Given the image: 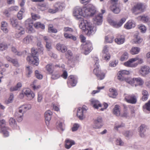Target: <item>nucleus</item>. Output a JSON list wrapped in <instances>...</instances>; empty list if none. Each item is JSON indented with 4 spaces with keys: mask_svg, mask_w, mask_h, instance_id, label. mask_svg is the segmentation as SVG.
Segmentation results:
<instances>
[{
    "mask_svg": "<svg viewBox=\"0 0 150 150\" xmlns=\"http://www.w3.org/2000/svg\"><path fill=\"white\" fill-rule=\"evenodd\" d=\"M37 45L39 47L38 48L39 50H40V53L42 54L44 49L42 45L41 44V42H38Z\"/></svg>",
    "mask_w": 150,
    "mask_h": 150,
    "instance_id": "nucleus-46",
    "label": "nucleus"
},
{
    "mask_svg": "<svg viewBox=\"0 0 150 150\" xmlns=\"http://www.w3.org/2000/svg\"><path fill=\"white\" fill-rule=\"evenodd\" d=\"M140 50V48L138 47H133L130 51V53L132 54H136L139 53Z\"/></svg>",
    "mask_w": 150,
    "mask_h": 150,
    "instance_id": "nucleus-28",
    "label": "nucleus"
},
{
    "mask_svg": "<svg viewBox=\"0 0 150 150\" xmlns=\"http://www.w3.org/2000/svg\"><path fill=\"white\" fill-rule=\"evenodd\" d=\"M31 90L29 88H24L22 91V94H32Z\"/></svg>",
    "mask_w": 150,
    "mask_h": 150,
    "instance_id": "nucleus-56",
    "label": "nucleus"
},
{
    "mask_svg": "<svg viewBox=\"0 0 150 150\" xmlns=\"http://www.w3.org/2000/svg\"><path fill=\"white\" fill-rule=\"evenodd\" d=\"M11 51L16 55L18 56H21L23 54L22 52L18 51L16 48L14 47H11Z\"/></svg>",
    "mask_w": 150,
    "mask_h": 150,
    "instance_id": "nucleus-32",
    "label": "nucleus"
},
{
    "mask_svg": "<svg viewBox=\"0 0 150 150\" xmlns=\"http://www.w3.org/2000/svg\"><path fill=\"white\" fill-rule=\"evenodd\" d=\"M143 108L150 111V100L148 101V103L145 104L143 106Z\"/></svg>",
    "mask_w": 150,
    "mask_h": 150,
    "instance_id": "nucleus-50",
    "label": "nucleus"
},
{
    "mask_svg": "<svg viewBox=\"0 0 150 150\" xmlns=\"http://www.w3.org/2000/svg\"><path fill=\"white\" fill-rule=\"evenodd\" d=\"M37 51L35 48H33L31 49V54L27 58V60L30 64L34 66H37L39 64V59L37 57Z\"/></svg>",
    "mask_w": 150,
    "mask_h": 150,
    "instance_id": "nucleus-2",
    "label": "nucleus"
},
{
    "mask_svg": "<svg viewBox=\"0 0 150 150\" xmlns=\"http://www.w3.org/2000/svg\"><path fill=\"white\" fill-rule=\"evenodd\" d=\"M139 73L141 76H145L150 73V67L146 65L142 66L139 71Z\"/></svg>",
    "mask_w": 150,
    "mask_h": 150,
    "instance_id": "nucleus-4",
    "label": "nucleus"
},
{
    "mask_svg": "<svg viewBox=\"0 0 150 150\" xmlns=\"http://www.w3.org/2000/svg\"><path fill=\"white\" fill-rule=\"evenodd\" d=\"M24 12V9L23 8H22L18 12L17 16L19 20H21L22 18L23 13Z\"/></svg>",
    "mask_w": 150,
    "mask_h": 150,
    "instance_id": "nucleus-44",
    "label": "nucleus"
},
{
    "mask_svg": "<svg viewBox=\"0 0 150 150\" xmlns=\"http://www.w3.org/2000/svg\"><path fill=\"white\" fill-rule=\"evenodd\" d=\"M125 100L128 103L135 104L137 102V99L135 96L128 95L125 97Z\"/></svg>",
    "mask_w": 150,
    "mask_h": 150,
    "instance_id": "nucleus-14",
    "label": "nucleus"
},
{
    "mask_svg": "<svg viewBox=\"0 0 150 150\" xmlns=\"http://www.w3.org/2000/svg\"><path fill=\"white\" fill-rule=\"evenodd\" d=\"M57 3H55L54 5V7L55 9H54L52 8L49 9L48 11V12L53 14L59 11V8L57 7Z\"/></svg>",
    "mask_w": 150,
    "mask_h": 150,
    "instance_id": "nucleus-31",
    "label": "nucleus"
},
{
    "mask_svg": "<svg viewBox=\"0 0 150 150\" xmlns=\"http://www.w3.org/2000/svg\"><path fill=\"white\" fill-rule=\"evenodd\" d=\"M56 48L58 51L62 53H64L66 51V47L64 45L57 44L56 46Z\"/></svg>",
    "mask_w": 150,
    "mask_h": 150,
    "instance_id": "nucleus-24",
    "label": "nucleus"
},
{
    "mask_svg": "<svg viewBox=\"0 0 150 150\" xmlns=\"http://www.w3.org/2000/svg\"><path fill=\"white\" fill-rule=\"evenodd\" d=\"M126 19L125 18H122L120 20L118 23L114 21L113 20H110L109 21L110 24L114 27L118 28L122 26V24L125 21Z\"/></svg>",
    "mask_w": 150,
    "mask_h": 150,
    "instance_id": "nucleus-10",
    "label": "nucleus"
},
{
    "mask_svg": "<svg viewBox=\"0 0 150 150\" xmlns=\"http://www.w3.org/2000/svg\"><path fill=\"white\" fill-rule=\"evenodd\" d=\"M105 87L104 86H101V87H97V90H94L92 92V94H96V93H99L100 90L101 89H103Z\"/></svg>",
    "mask_w": 150,
    "mask_h": 150,
    "instance_id": "nucleus-55",
    "label": "nucleus"
},
{
    "mask_svg": "<svg viewBox=\"0 0 150 150\" xmlns=\"http://www.w3.org/2000/svg\"><path fill=\"white\" fill-rule=\"evenodd\" d=\"M135 26L134 22L131 20L129 21L124 25V27L127 29L134 28Z\"/></svg>",
    "mask_w": 150,
    "mask_h": 150,
    "instance_id": "nucleus-19",
    "label": "nucleus"
},
{
    "mask_svg": "<svg viewBox=\"0 0 150 150\" xmlns=\"http://www.w3.org/2000/svg\"><path fill=\"white\" fill-rule=\"evenodd\" d=\"M26 71L27 72L28 76L30 77V74L32 73L31 68L30 66L27 67H26Z\"/></svg>",
    "mask_w": 150,
    "mask_h": 150,
    "instance_id": "nucleus-52",
    "label": "nucleus"
},
{
    "mask_svg": "<svg viewBox=\"0 0 150 150\" xmlns=\"http://www.w3.org/2000/svg\"><path fill=\"white\" fill-rule=\"evenodd\" d=\"M113 36H110L108 35L105 37V39L107 42L111 43L113 42Z\"/></svg>",
    "mask_w": 150,
    "mask_h": 150,
    "instance_id": "nucleus-41",
    "label": "nucleus"
},
{
    "mask_svg": "<svg viewBox=\"0 0 150 150\" xmlns=\"http://www.w3.org/2000/svg\"><path fill=\"white\" fill-rule=\"evenodd\" d=\"M134 41L135 43L139 44L142 42V39L137 35H135L134 36Z\"/></svg>",
    "mask_w": 150,
    "mask_h": 150,
    "instance_id": "nucleus-34",
    "label": "nucleus"
},
{
    "mask_svg": "<svg viewBox=\"0 0 150 150\" xmlns=\"http://www.w3.org/2000/svg\"><path fill=\"white\" fill-rule=\"evenodd\" d=\"M94 23L99 25L103 21V15L102 14H99L96 16L93 19Z\"/></svg>",
    "mask_w": 150,
    "mask_h": 150,
    "instance_id": "nucleus-17",
    "label": "nucleus"
},
{
    "mask_svg": "<svg viewBox=\"0 0 150 150\" xmlns=\"http://www.w3.org/2000/svg\"><path fill=\"white\" fill-rule=\"evenodd\" d=\"M18 7L17 6H12L9 8V11L10 12L14 11H18Z\"/></svg>",
    "mask_w": 150,
    "mask_h": 150,
    "instance_id": "nucleus-54",
    "label": "nucleus"
},
{
    "mask_svg": "<svg viewBox=\"0 0 150 150\" xmlns=\"http://www.w3.org/2000/svg\"><path fill=\"white\" fill-rule=\"evenodd\" d=\"M91 105L96 109H98L99 107H102V105L98 100L91 99Z\"/></svg>",
    "mask_w": 150,
    "mask_h": 150,
    "instance_id": "nucleus-20",
    "label": "nucleus"
},
{
    "mask_svg": "<svg viewBox=\"0 0 150 150\" xmlns=\"http://www.w3.org/2000/svg\"><path fill=\"white\" fill-rule=\"evenodd\" d=\"M25 25L26 28L28 30L29 33H31L33 31V22L31 19L29 18L26 20Z\"/></svg>",
    "mask_w": 150,
    "mask_h": 150,
    "instance_id": "nucleus-8",
    "label": "nucleus"
},
{
    "mask_svg": "<svg viewBox=\"0 0 150 150\" xmlns=\"http://www.w3.org/2000/svg\"><path fill=\"white\" fill-rule=\"evenodd\" d=\"M46 68L47 71L50 74H52L53 72V66L51 64H47Z\"/></svg>",
    "mask_w": 150,
    "mask_h": 150,
    "instance_id": "nucleus-36",
    "label": "nucleus"
},
{
    "mask_svg": "<svg viewBox=\"0 0 150 150\" xmlns=\"http://www.w3.org/2000/svg\"><path fill=\"white\" fill-rule=\"evenodd\" d=\"M35 75L38 79H42L43 76L42 75L40 74L38 70H36L35 71Z\"/></svg>",
    "mask_w": 150,
    "mask_h": 150,
    "instance_id": "nucleus-59",
    "label": "nucleus"
},
{
    "mask_svg": "<svg viewBox=\"0 0 150 150\" xmlns=\"http://www.w3.org/2000/svg\"><path fill=\"white\" fill-rule=\"evenodd\" d=\"M124 81L132 86H134V78L132 79H131L129 77L125 78Z\"/></svg>",
    "mask_w": 150,
    "mask_h": 150,
    "instance_id": "nucleus-35",
    "label": "nucleus"
},
{
    "mask_svg": "<svg viewBox=\"0 0 150 150\" xmlns=\"http://www.w3.org/2000/svg\"><path fill=\"white\" fill-rule=\"evenodd\" d=\"M46 47L48 51L52 49L51 46V41L50 42H47L46 43Z\"/></svg>",
    "mask_w": 150,
    "mask_h": 150,
    "instance_id": "nucleus-61",
    "label": "nucleus"
},
{
    "mask_svg": "<svg viewBox=\"0 0 150 150\" xmlns=\"http://www.w3.org/2000/svg\"><path fill=\"white\" fill-rule=\"evenodd\" d=\"M123 134L125 137H129L132 136L133 133L132 132L129 131H126L123 133Z\"/></svg>",
    "mask_w": 150,
    "mask_h": 150,
    "instance_id": "nucleus-51",
    "label": "nucleus"
},
{
    "mask_svg": "<svg viewBox=\"0 0 150 150\" xmlns=\"http://www.w3.org/2000/svg\"><path fill=\"white\" fill-rule=\"evenodd\" d=\"M139 29L141 32L142 33H144L146 31V28L145 26L143 25H140L139 27Z\"/></svg>",
    "mask_w": 150,
    "mask_h": 150,
    "instance_id": "nucleus-58",
    "label": "nucleus"
},
{
    "mask_svg": "<svg viewBox=\"0 0 150 150\" xmlns=\"http://www.w3.org/2000/svg\"><path fill=\"white\" fill-rule=\"evenodd\" d=\"M134 86H142L144 83V81L140 78H134Z\"/></svg>",
    "mask_w": 150,
    "mask_h": 150,
    "instance_id": "nucleus-18",
    "label": "nucleus"
},
{
    "mask_svg": "<svg viewBox=\"0 0 150 150\" xmlns=\"http://www.w3.org/2000/svg\"><path fill=\"white\" fill-rule=\"evenodd\" d=\"M75 144L74 141L69 139H66V149H70L72 145H74Z\"/></svg>",
    "mask_w": 150,
    "mask_h": 150,
    "instance_id": "nucleus-30",
    "label": "nucleus"
},
{
    "mask_svg": "<svg viewBox=\"0 0 150 150\" xmlns=\"http://www.w3.org/2000/svg\"><path fill=\"white\" fill-rule=\"evenodd\" d=\"M74 58L73 54L71 51L68 50L66 52V60H67L68 64H71Z\"/></svg>",
    "mask_w": 150,
    "mask_h": 150,
    "instance_id": "nucleus-15",
    "label": "nucleus"
},
{
    "mask_svg": "<svg viewBox=\"0 0 150 150\" xmlns=\"http://www.w3.org/2000/svg\"><path fill=\"white\" fill-rule=\"evenodd\" d=\"M14 96L13 94H11L8 98V100H6L5 101V103L6 104H8L12 102V100Z\"/></svg>",
    "mask_w": 150,
    "mask_h": 150,
    "instance_id": "nucleus-49",
    "label": "nucleus"
},
{
    "mask_svg": "<svg viewBox=\"0 0 150 150\" xmlns=\"http://www.w3.org/2000/svg\"><path fill=\"white\" fill-rule=\"evenodd\" d=\"M7 45L5 43H3L0 44V50L1 51L5 50L7 48Z\"/></svg>",
    "mask_w": 150,
    "mask_h": 150,
    "instance_id": "nucleus-47",
    "label": "nucleus"
},
{
    "mask_svg": "<svg viewBox=\"0 0 150 150\" xmlns=\"http://www.w3.org/2000/svg\"><path fill=\"white\" fill-rule=\"evenodd\" d=\"M145 128V125H142L139 127V132H144L145 131L144 128Z\"/></svg>",
    "mask_w": 150,
    "mask_h": 150,
    "instance_id": "nucleus-62",
    "label": "nucleus"
},
{
    "mask_svg": "<svg viewBox=\"0 0 150 150\" xmlns=\"http://www.w3.org/2000/svg\"><path fill=\"white\" fill-rule=\"evenodd\" d=\"M1 130L4 136L5 137H7L9 135L8 132L5 129V128H1Z\"/></svg>",
    "mask_w": 150,
    "mask_h": 150,
    "instance_id": "nucleus-53",
    "label": "nucleus"
},
{
    "mask_svg": "<svg viewBox=\"0 0 150 150\" xmlns=\"http://www.w3.org/2000/svg\"><path fill=\"white\" fill-rule=\"evenodd\" d=\"M125 77L124 76V75L122 74L119 72H118L117 74V79L120 81H124Z\"/></svg>",
    "mask_w": 150,
    "mask_h": 150,
    "instance_id": "nucleus-43",
    "label": "nucleus"
},
{
    "mask_svg": "<svg viewBox=\"0 0 150 150\" xmlns=\"http://www.w3.org/2000/svg\"><path fill=\"white\" fill-rule=\"evenodd\" d=\"M52 115V112L50 110L47 111L45 113V119L46 121H48V124H49V121H50L51 119Z\"/></svg>",
    "mask_w": 150,
    "mask_h": 150,
    "instance_id": "nucleus-27",
    "label": "nucleus"
},
{
    "mask_svg": "<svg viewBox=\"0 0 150 150\" xmlns=\"http://www.w3.org/2000/svg\"><path fill=\"white\" fill-rule=\"evenodd\" d=\"M66 38H69L72 40L74 41L76 40V36L72 35L71 34H68L66 33Z\"/></svg>",
    "mask_w": 150,
    "mask_h": 150,
    "instance_id": "nucleus-45",
    "label": "nucleus"
},
{
    "mask_svg": "<svg viewBox=\"0 0 150 150\" xmlns=\"http://www.w3.org/2000/svg\"><path fill=\"white\" fill-rule=\"evenodd\" d=\"M16 29L15 36L16 38H18L25 34V31L24 28L21 26L17 27Z\"/></svg>",
    "mask_w": 150,
    "mask_h": 150,
    "instance_id": "nucleus-11",
    "label": "nucleus"
},
{
    "mask_svg": "<svg viewBox=\"0 0 150 150\" xmlns=\"http://www.w3.org/2000/svg\"><path fill=\"white\" fill-rule=\"evenodd\" d=\"M105 55H104L103 58L104 59L107 61L110 59V55L109 53L105 54Z\"/></svg>",
    "mask_w": 150,
    "mask_h": 150,
    "instance_id": "nucleus-64",
    "label": "nucleus"
},
{
    "mask_svg": "<svg viewBox=\"0 0 150 150\" xmlns=\"http://www.w3.org/2000/svg\"><path fill=\"white\" fill-rule=\"evenodd\" d=\"M119 72L123 75H128L130 74V72L129 71L126 70H122L119 71Z\"/></svg>",
    "mask_w": 150,
    "mask_h": 150,
    "instance_id": "nucleus-63",
    "label": "nucleus"
},
{
    "mask_svg": "<svg viewBox=\"0 0 150 150\" xmlns=\"http://www.w3.org/2000/svg\"><path fill=\"white\" fill-rule=\"evenodd\" d=\"M22 86L21 83H18L15 86L11 87L10 88V91H13L19 90Z\"/></svg>",
    "mask_w": 150,
    "mask_h": 150,
    "instance_id": "nucleus-26",
    "label": "nucleus"
},
{
    "mask_svg": "<svg viewBox=\"0 0 150 150\" xmlns=\"http://www.w3.org/2000/svg\"><path fill=\"white\" fill-rule=\"evenodd\" d=\"M25 95L26 98L29 100L32 99L35 96V94H25Z\"/></svg>",
    "mask_w": 150,
    "mask_h": 150,
    "instance_id": "nucleus-60",
    "label": "nucleus"
},
{
    "mask_svg": "<svg viewBox=\"0 0 150 150\" xmlns=\"http://www.w3.org/2000/svg\"><path fill=\"white\" fill-rule=\"evenodd\" d=\"M57 128L59 130H60L63 131L64 130V128H63L62 123L61 122H57L56 123Z\"/></svg>",
    "mask_w": 150,
    "mask_h": 150,
    "instance_id": "nucleus-39",
    "label": "nucleus"
},
{
    "mask_svg": "<svg viewBox=\"0 0 150 150\" xmlns=\"http://www.w3.org/2000/svg\"><path fill=\"white\" fill-rule=\"evenodd\" d=\"M6 59L8 62L12 63L14 66L16 67L19 66L18 61L17 59H13L9 56H6Z\"/></svg>",
    "mask_w": 150,
    "mask_h": 150,
    "instance_id": "nucleus-22",
    "label": "nucleus"
},
{
    "mask_svg": "<svg viewBox=\"0 0 150 150\" xmlns=\"http://www.w3.org/2000/svg\"><path fill=\"white\" fill-rule=\"evenodd\" d=\"M98 63H96L95 65L97 66V68H95L93 71V72L94 74L96 76L100 73L101 71L100 70L98 66Z\"/></svg>",
    "mask_w": 150,
    "mask_h": 150,
    "instance_id": "nucleus-42",
    "label": "nucleus"
},
{
    "mask_svg": "<svg viewBox=\"0 0 150 150\" xmlns=\"http://www.w3.org/2000/svg\"><path fill=\"white\" fill-rule=\"evenodd\" d=\"M10 22L11 24L13 27H16L17 28L18 26V20L15 18H12L10 19Z\"/></svg>",
    "mask_w": 150,
    "mask_h": 150,
    "instance_id": "nucleus-25",
    "label": "nucleus"
},
{
    "mask_svg": "<svg viewBox=\"0 0 150 150\" xmlns=\"http://www.w3.org/2000/svg\"><path fill=\"white\" fill-rule=\"evenodd\" d=\"M96 76L98 78V79L102 80L105 77V74L101 71L100 73L97 75Z\"/></svg>",
    "mask_w": 150,
    "mask_h": 150,
    "instance_id": "nucleus-48",
    "label": "nucleus"
},
{
    "mask_svg": "<svg viewBox=\"0 0 150 150\" xmlns=\"http://www.w3.org/2000/svg\"><path fill=\"white\" fill-rule=\"evenodd\" d=\"M77 83V79L74 76L70 75L68 77L67 83L69 87L75 86Z\"/></svg>",
    "mask_w": 150,
    "mask_h": 150,
    "instance_id": "nucleus-9",
    "label": "nucleus"
},
{
    "mask_svg": "<svg viewBox=\"0 0 150 150\" xmlns=\"http://www.w3.org/2000/svg\"><path fill=\"white\" fill-rule=\"evenodd\" d=\"M83 49L84 54L85 55L88 54L93 49L92 44L90 42H87L83 45Z\"/></svg>",
    "mask_w": 150,
    "mask_h": 150,
    "instance_id": "nucleus-13",
    "label": "nucleus"
},
{
    "mask_svg": "<svg viewBox=\"0 0 150 150\" xmlns=\"http://www.w3.org/2000/svg\"><path fill=\"white\" fill-rule=\"evenodd\" d=\"M31 108L30 105H23L19 108L18 112H16L15 113V116L17 121L21 122L22 121L23 113L28 110Z\"/></svg>",
    "mask_w": 150,
    "mask_h": 150,
    "instance_id": "nucleus-3",
    "label": "nucleus"
},
{
    "mask_svg": "<svg viewBox=\"0 0 150 150\" xmlns=\"http://www.w3.org/2000/svg\"><path fill=\"white\" fill-rule=\"evenodd\" d=\"M96 12V7L93 5H90L88 8L78 7L74 11L73 14L81 22L79 25L80 28L84 30L85 33L88 36L90 35L93 32V27L91 24L87 20L83 19L81 16L88 17L93 16Z\"/></svg>",
    "mask_w": 150,
    "mask_h": 150,
    "instance_id": "nucleus-1",
    "label": "nucleus"
},
{
    "mask_svg": "<svg viewBox=\"0 0 150 150\" xmlns=\"http://www.w3.org/2000/svg\"><path fill=\"white\" fill-rule=\"evenodd\" d=\"M33 38L34 37L33 36L28 35L23 38V42L25 44H28L32 41Z\"/></svg>",
    "mask_w": 150,
    "mask_h": 150,
    "instance_id": "nucleus-21",
    "label": "nucleus"
},
{
    "mask_svg": "<svg viewBox=\"0 0 150 150\" xmlns=\"http://www.w3.org/2000/svg\"><path fill=\"white\" fill-rule=\"evenodd\" d=\"M145 8L146 6L143 4L138 3L132 8V11L134 13H135L138 11L142 12H144Z\"/></svg>",
    "mask_w": 150,
    "mask_h": 150,
    "instance_id": "nucleus-6",
    "label": "nucleus"
},
{
    "mask_svg": "<svg viewBox=\"0 0 150 150\" xmlns=\"http://www.w3.org/2000/svg\"><path fill=\"white\" fill-rule=\"evenodd\" d=\"M110 10L114 13L118 14L120 11L121 9L118 4H113L110 7Z\"/></svg>",
    "mask_w": 150,
    "mask_h": 150,
    "instance_id": "nucleus-16",
    "label": "nucleus"
},
{
    "mask_svg": "<svg viewBox=\"0 0 150 150\" xmlns=\"http://www.w3.org/2000/svg\"><path fill=\"white\" fill-rule=\"evenodd\" d=\"M87 109V107L86 106L78 108L77 115L80 120H82L85 118L84 114L86 112Z\"/></svg>",
    "mask_w": 150,
    "mask_h": 150,
    "instance_id": "nucleus-5",
    "label": "nucleus"
},
{
    "mask_svg": "<svg viewBox=\"0 0 150 150\" xmlns=\"http://www.w3.org/2000/svg\"><path fill=\"white\" fill-rule=\"evenodd\" d=\"M138 18L141 21L144 23L147 22L149 20L148 17L145 15L139 16Z\"/></svg>",
    "mask_w": 150,
    "mask_h": 150,
    "instance_id": "nucleus-40",
    "label": "nucleus"
},
{
    "mask_svg": "<svg viewBox=\"0 0 150 150\" xmlns=\"http://www.w3.org/2000/svg\"><path fill=\"white\" fill-rule=\"evenodd\" d=\"M93 127L95 129L100 128L103 126L102 120L101 117H98L94 120Z\"/></svg>",
    "mask_w": 150,
    "mask_h": 150,
    "instance_id": "nucleus-12",
    "label": "nucleus"
},
{
    "mask_svg": "<svg viewBox=\"0 0 150 150\" xmlns=\"http://www.w3.org/2000/svg\"><path fill=\"white\" fill-rule=\"evenodd\" d=\"M128 58V54L127 52H125L121 56L120 60L121 61H123L127 60Z\"/></svg>",
    "mask_w": 150,
    "mask_h": 150,
    "instance_id": "nucleus-38",
    "label": "nucleus"
},
{
    "mask_svg": "<svg viewBox=\"0 0 150 150\" xmlns=\"http://www.w3.org/2000/svg\"><path fill=\"white\" fill-rule=\"evenodd\" d=\"M113 113L117 116H119L120 115V106L117 105H115L113 110Z\"/></svg>",
    "mask_w": 150,
    "mask_h": 150,
    "instance_id": "nucleus-29",
    "label": "nucleus"
},
{
    "mask_svg": "<svg viewBox=\"0 0 150 150\" xmlns=\"http://www.w3.org/2000/svg\"><path fill=\"white\" fill-rule=\"evenodd\" d=\"M123 106L124 107V112L123 113L122 115L123 117H126L128 114V112L127 111V106L125 105H123Z\"/></svg>",
    "mask_w": 150,
    "mask_h": 150,
    "instance_id": "nucleus-57",
    "label": "nucleus"
},
{
    "mask_svg": "<svg viewBox=\"0 0 150 150\" xmlns=\"http://www.w3.org/2000/svg\"><path fill=\"white\" fill-rule=\"evenodd\" d=\"M138 59V57L131 59L124 62L123 65L125 66L128 67H135L138 64L134 63V62L137 61Z\"/></svg>",
    "mask_w": 150,
    "mask_h": 150,
    "instance_id": "nucleus-7",
    "label": "nucleus"
},
{
    "mask_svg": "<svg viewBox=\"0 0 150 150\" xmlns=\"http://www.w3.org/2000/svg\"><path fill=\"white\" fill-rule=\"evenodd\" d=\"M55 3H57V6L59 8V11H62L65 8V4L64 3L57 2Z\"/></svg>",
    "mask_w": 150,
    "mask_h": 150,
    "instance_id": "nucleus-33",
    "label": "nucleus"
},
{
    "mask_svg": "<svg viewBox=\"0 0 150 150\" xmlns=\"http://www.w3.org/2000/svg\"><path fill=\"white\" fill-rule=\"evenodd\" d=\"M125 39L123 35L118 36L115 39V42L116 43L119 45L123 44L125 41Z\"/></svg>",
    "mask_w": 150,
    "mask_h": 150,
    "instance_id": "nucleus-23",
    "label": "nucleus"
},
{
    "mask_svg": "<svg viewBox=\"0 0 150 150\" xmlns=\"http://www.w3.org/2000/svg\"><path fill=\"white\" fill-rule=\"evenodd\" d=\"M34 27L36 28H41L42 29H44L45 26L44 24H42L40 22H37L34 25Z\"/></svg>",
    "mask_w": 150,
    "mask_h": 150,
    "instance_id": "nucleus-37",
    "label": "nucleus"
}]
</instances>
